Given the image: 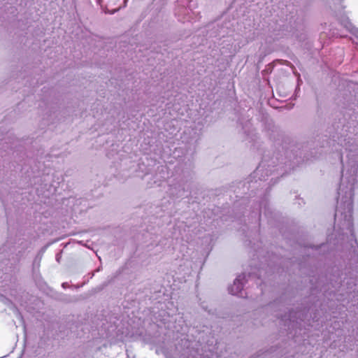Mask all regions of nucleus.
Segmentation results:
<instances>
[{
	"label": "nucleus",
	"mask_w": 358,
	"mask_h": 358,
	"mask_svg": "<svg viewBox=\"0 0 358 358\" xmlns=\"http://www.w3.org/2000/svg\"><path fill=\"white\" fill-rule=\"evenodd\" d=\"M355 182V178H352L349 181V186L347 187L348 190L345 192L346 200L344 201L345 208L349 215L351 216L352 213V196H353V186Z\"/></svg>",
	"instance_id": "1"
},
{
	"label": "nucleus",
	"mask_w": 358,
	"mask_h": 358,
	"mask_svg": "<svg viewBox=\"0 0 358 358\" xmlns=\"http://www.w3.org/2000/svg\"><path fill=\"white\" fill-rule=\"evenodd\" d=\"M245 278V274H241L237 276V278L234 281V284L229 287V293L233 295L243 296L242 291L243 288V281Z\"/></svg>",
	"instance_id": "2"
},
{
	"label": "nucleus",
	"mask_w": 358,
	"mask_h": 358,
	"mask_svg": "<svg viewBox=\"0 0 358 358\" xmlns=\"http://www.w3.org/2000/svg\"><path fill=\"white\" fill-rule=\"evenodd\" d=\"M301 313L299 311H289V315H284L282 317L281 320L283 321L285 324L288 322V328L290 327L294 328L299 322L298 318L301 316Z\"/></svg>",
	"instance_id": "3"
},
{
	"label": "nucleus",
	"mask_w": 358,
	"mask_h": 358,
	"mask_svg": "<svg viewBox=\"0 0 358 358\" xmlns=\"http://www.w3.org/2000/svg\"><path fill=\"white\" fill-rule=\"evenodd\" d=\"M341 23L342 25H343L344 27H345L358 38V29H357L352 24V23L350 22L349 19L347 17H343L341 19Z\"/></svg>",
	"instance_id": "4"
},
{
	"label": "nucleus",
	"mask_w": 358,
	"mask_h": 358,
	"mask_svg": "<svg viewBox=\"0 0 358 358\" xmlns=\"http://www.w3.org/2000/svg\"><path fill=\"white\" fill-rule=\"evenodd\" d=\"M179 20L182 21V22L189 21V17L186 18L185 17H182V18H180Z\"/></svg>",
	"instance_id": "5"
},
{
	"label": "nucleus",
	"mask_w": 358,
	"mask_h": 358,
	"mask_svg": "<svg viewBox=\"0 0 358 358\" xmlns=\"http://www.w3.org/2000/svg\"><path fill=\"white\" fill-rule=\"evenodd\" d=\"M182 11H184L185 14H188L189 15V9H187V8H182Z\"/></svg>",
	"instance_id": "6"
},
{
	"label": "nucleus",
	"mask_w": 358,
	"mask_h": 358,
	"mask_svg": "<svg viewBox=\"0 0 358 358\" xmlns=\"http://www.w3.org/2000/svg\"><path fill=\"white\" fill-rule=\"evenodd\" d=\"M341 192H343V189L341 188V186L339 188V190H338V194H341Z\"/></svg>",
	"instance_id": "7"
},
{
	"label": "nucleus",
	"mask_w": 358,
	"mask_h": 358,
	"mask_svg": "<svg viewBox=\"0 0 358 358\" xmlns=\"http://www.w3.org/2000/svg\"><path fill=\"white\" fill-rule=\"evenodd\" d=\"M176 14H178L179 16L182 14L180 10L177 11Z\"/></svg>",
	"instance_id": "8"
},
{
	"label": "nucleus",
	"mask_w": 358,
	"mask_h": 358,
	"mask_svg": "<svg viewBox=\"0 0 358 358\" xmlns=\"http://www.w3.org/2000/svg\"><path fill=\"white\" fill-rule=\"evenodd\" d=\"M341 208V206H340V207H338V208H337V210H336V212H340V211H341V210H340V208Z\"/></svg>",
	"instance_id": "9"
},
{
	"label": "nucleus",
	"mask_w": 358,
	"mask_h": 358,
	"mask_svg": "<svg viewBox=\"0 0 358 358\" xmlns=\"http://www.w3.org/2000/svg\"><path fill=\"white\" fill-rule=\"evenodd\" d=\"M101 1H102V0H97V1L99 2V3H101Z\"/></svg>",
	"instance_id": "10"
}]
</instances>
